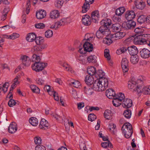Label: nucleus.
Segmentation results:
<instances>
[{"label":"nucleus","instance_id":"nucleus-1","mask_svg":"<svg viewBox=\"0 0 150 150\" xmlns=\"http://www.w3.org/2000/svg\"><path fill=\"white\" fill-rule=\"evenodd\" d=\"M144 31L142 28H136L134 30L135 35L131 37V39L135 45L147 44L150 47V34H144Z\"/></svg>","mask_w":150,"mask_h":150},{"label":"nucleus","instance_id":"nucleus-2","mask_svg":"<svg viewBox=\"0 0 150 150\" xmlns=\"http://www.w3.org/2000/svg\"><path fill=\"white\" fill-rule=\"evenodd\" d=\"M100 24L101 26L96 33V37L99 39L103 38L104 35L107 36L110 34L109 27L111 24V21L110 19L105 18L100 22Z\"/></svg>","mask_w":150,"mask_h":150},{"label":"nucleus","instance_id":"nucleus-3","mask_svg":"<svg viewBox=\"0 0 150 150\" xmlns=\"http://www.w3.org/2000/svg\"><path fill=\"white\" fill-rule=\"evenodd\" d=\"M33 61H35V63L32 64L31 67L32 69L36 71L39 72L42 71L47 66V64L40 62L41 59L39 56L35 54L32 56Z\"/></svg>","mask_w":150,"mask_h":150},{"label":"nucleus","instance_id":"nucleus-4","mask_svg":"<svg viewBox=\"0 0 150 150\" xmlns=\"http://www.w3.org/2000/svg\"><path fill=\"white\" fill-rule=\"evenodd\" d=\"M108 79L103 77L95 81L93 84V88L96 91H104L108 87Z\"/></svg>","mask_w":150,"mask_h":150},{"label":"nucleus","instance_id":"nucleus-5","mask_svg":"<svg viewBox=\"0 0 150 150\" xmlns=\"http://www.w3.org/2000/svg\"><path fill=\"white\" fill-rule=\"evenodd\" d=\"M143 85L137 84L133 91H137L138 94L142 93L145 95L150 94V86L143 87Z\"/></svg>","mask_w":150,"mask_h":150},{"label":"nucleus","instance_id":"nucleus-6","mask_svg":"<svg viewBox=\"0 0 150 150\" xmlns=\"http://www.w3.org/2000/svg\"><path fill=\"white\" fill-rule=\"evenodd\" d=\"M83 51L82 50V47H80V48L79 50V52L81 54H84L85 52H90L92 51L93 49V45L90 43L89 42H86L83 45Z\"/></svg>","mask_w":150,"mask_h":150},{"label":"nucleus","instance_id":"nucleus-7","mask_svg":"<svg viewBox=\"0 0 150 150\" xmlns=\"http://www.w3.org/2000/svg\"><path fill=\"white\" fill-rule=\"evenodd\" d=\"M39 0H27L26 4V12L27 14H28L30 12V8L31 2H33V6H34L38 2ZM43 2H47L49 0H40Z\"/></svg>","mask_w":150,"mask_h":150},{"label":"nucleus","instance_id":"nucleus-8","mask_svg":"<svg viewBox=\"0 0 150 150\" xmlns=\"http://www.w3.org/2000/svg\"><path fill=\"white\" fill-rule=\"evenodd\" d=\"M22 60V64L26 67L29 66L31 64V61L30 58L26 55L22 56L21 57Z\"/></svg>","mask_w":150,"mask_h":150},{"label":"nucleus","instance_id":"nucleus-9","mask_svg":"<svg viewBox=\"0 0 150 150\" xmlns=\"http://www.w3.org/2000/svg\"><path fill=\"white\" fill-rule=\"evenodd\" d=\"M86 2L84 3L82 6V12L83 13L86 12L90 8V4H92L94 1V0H85Z\"/></svg>","mask_w":150,"mask_h":150},{"label":"nucleus","instance_id":"nucleus-10","mask_svg":"<svg viewBox=\"0 0 150 150\" xmlns=\"http://www.w3.org/2000/svg\"><path fill=\"white\" fill-rule=\"evenodd\" d=\"M132 104V100L128 98L124 99L122 103V106L126 108L131 107Z\"/></svg>","mask_w":150,"mask_h":150},{"label":"nucleus","instance_id":"nucleus-11","mask_svg":"<svg viewBox=\"0 0 150 150\" xmlns=\"http://www.w3.org/2000/svg\"><path fill=\"white\" fill-rule=\"evenodd\" d=\"M134 4L136 7L139 9H144L145 6V3L142 0H136L134 1Z\"/></svg>","mask_w":150,"mask_h":150},{"label":"nucleus","instance_id":"nucleus-12","mask_svg":"<svg viewBox=\"0 0 150 150\" xmlns=\"http://www.w3.org/2000/svg\"><path fill=\"white\" fill-rule=\"evenodd\" d=\"M140 53L141 56L142 58H147L150 56V51L146 49H143Z\"/></svg>","mask_w":150,"mask_h":150},{"label":"nucleus","instance_id":"nucleus-13","mask_svg":"<svg viewBox=\"0 0 150 150\" xmlns=\"http://www.w3.org/2000/svg\"><path fill=\"white\" fill-rule=\"evenodd\" d=\"M135 16V13L133 11H127L125 15V17L127 21H132Z\"/></svg>","mask_w":150,"mask_h":150},{"label":"nucleus","instance_id":"nucleus-14","mask_svg":"<svg viewBox=\"0 0 150 150\" xmlns=\"http://www.w3.org/2000/svg\"><path fill=\"white\" fill-rule=\"evenodd\" d=\"M91 17L93 22L95 23H98L99 17L98 11L97 10H96L93 11L91 13Z\"/></svg>","mask_w":150,"mask_h":150},{"label":"nucleus","instance_id":"nucleus-15","mask_svg":"<svg viewBox=\"0 0 150 150\" xmlns=\"http://www.w3.org/2000/svg\"><path fill=\"white\" fill-rule=\"evenodd\" d=\"M129 53L131 55H137L138 53L137 47L134 45L131 46L127 48Z\"/></svg>","mask_w":150,"mask_h":150},{"label":"nucleus","instance_id":"nucleus-16","mask_svg":"<svg viewBox=\"0 0 150 150\" xmlns=\"http://www.w3.org/2000/svg\"><path fill=\"white\" fill-rule=\"evenodd\" d=\"M49 124L47 121L44 119H42L39 125V127L41 129H45L48 128Z\"/></svg>","mask_w":150,"mask_h":150},{"label":"nucleus","instance_id":"nucleus-17","mask_svg":"<svg viewBox=\"0 0 150 150\" xmlns=\"http://www.w3.org/2000/svg\"><path fill=\"white\" fill-rule=\"evenodd\" d=\"M17 129L16 124L15 122L11 123L8 128V132L11 134L15 132Z\"/></svg>","mask_w":150,"mask_h":150},{"label":"nucleus","instance_id":"nucleus-18","mask_svg":"<svg viewBox=\"0 0 150 150\" xmlns=\"http://www.w3.org/2000/svg\"><path fill=\"white\" fill-rule=\"evenodd\" d=\"M106 96L110 99H112L115 97V95L114 90L112 88L107 90L106 91Z\"/></svg>","mask_w":150,"mask_h":150},{"label":"nucleus","instance_id":"nucleus-19","mask_svg":"<svg viewBox=\"0 0 150 150\" xmlns=\"http://www.w3.org/2000/svg\"><path fill=\"white\" fill-rule=\"evenodd\" d=\"M46 15V11L42 10H39L36 13V16L38 19H41L45 17Z\"/></svg>","mask_w":150,"mask_h":150},{"label":"nucleus","instance_id":"nucleus-20","mask_svg":"<svg viewBox=\"0 0 150 150\" xmlns=\"http://www.w3.org/2000/svg\"><path fill=\"white\" fill-rule=\"evenodd\" d=\"M90 17L88 15H86L84 17H83L82 21L83 24L85 25H90L91 23L90 21Z\"/></svg>","mask_w":150,"mask_h":150},{"label":"nucleus","instance_id":"nucleus-21","mask_svg":"<svg viewBox=\"0 0 150 150\" xmlns=\"http://www.w3.org/2000/svg\"><path fill=\"white\" fill-rule=\"evenodd\" d=\"M59 13L57 10H55L51 11L50 14V17L52 19H56L59 16Z\"/></svg>","mask_w":150,"mask_h":150},{"label":"nucleus","instance_id":"nucleus-22","mask_svg":"<svg viewBox=\"0 0 150 150\" xmlns=\"http://www.w3.org/2000/svg\"><path fill=\"white\" fill-rule=\"evenodd\" d=\"M133 130L132 125L128 122L125 123L122 126V130L124 131Z\"/></svg>","mask_w":150,"mask_h":150},{"label":"nucleus","instance_id":"nucleus-23","mask_svg":"<svg viewBox=\"0 0 150 150\" xmlns=\"http://www.w3.org/2000/svg\"><path fill=\"white\" fill-rule=\"evenodd\" d=\"M96 68L93 67H91L87 69V72L91 76L95 75L96 76Z\"/></svg>","mask_w":150,"mask_h":150},{"label":"nucleus","instance_id":"nucleus-24","mask_svg":"<svg viewBox=\"0 0 150 150\" xmlns=\"http://www.w3.org/2000/svg\"><path fill=\"white\" fill-rule=\"evenodd\" d=\"M36 36V35L34 33H29L28 34L26 39L28 42H32L35 40Z\"/></svg>","mask_w":150,"mask_h":150},{"label":"nucleus","instance_id":"nucleus-25","mask_svg":"<svg viewBox=\"0 0 150 150\" xmlns=\"http://www.w3.org/2000/svg\"><path fill=\"white\" fill-rule=\"evenodd\" d=\"M84 88L85 93L88 96L91 95L93 93V89L88 86L84 87Z\"/></svg>","mask_w":150,"mask_h":150},{"label":"nucleus","instance_id":"nucleus-26","mask_svg":"<svg viewBox=\"0 0 150 150\" xmlns=\"http://www.w3.org/2000/svg\"><path fill=\"white\" fill-rule=\"evenodd\" d=\"M85 81L88 85H91L93 82V77L90 75H87L85 77Z\"/></svg>","mask_w":150,"mask_h":150},{"label":"nucleus","instance_id":"nucleus-27","mask_svg":"<svg viewBox=\"0 0 150 150\" xmlns=\"http://www.w3.org/2000/svg\"><path fill=\"white\" fill-rule=\"evenodd\" d=\"M137 83L135 81L131 80L128 81V87L130 89H132L134 88L135 87Z\"/></svg>","mask_w":150,"mask_h":150},{"label":"nucleus","instance_id":"nucleus-28","mask_svg":"<svg viewBox=\"0 0 150 150\" xmlns=\"http://www.w3.org/2000/svg\"><path fill=\"white\" fill-rule=\"evenodd\" d=\"M125 35V33L124 32L120 31H117L115 34V37L116 38V39H121Z\"/></svg>","mask_w":150,"mask_h":150},{"label":"nucleus","instance_id":"nucleus-29","mask_svg":"<svg viewBox=\"0 0 150 150\" xmlns=\"http://www.w3.org/2000/svg\"><path fill=\"white\" fill-rule=\"evenodd\" d=\"M139 60L138 56L137 55H132L130 58V61L133 64H137Z\"/></svg>","mask_w":150,"mask_h":150},{"label":"nucleus","instance_id":"nucleus-30","mask_svg":"<svg viewBox=\"0 0 150 150\" xmlns=\"http://www.w3.org/2000/svg\"><path fill=\"white\" fill-rule=\"evenodd\" d=\"M125 10L124 7H120L117 9L115 11V14L117 16H121Z\"/></svg>","mask_w":150,"mask_h":150},{"label":"nucleus","instance_id":"nucleus-31","mask_svg":"<svg viewBox=\"0 0 150 150\" xmlns=\"http://www.w3.org/2000/svg\"><path fill=\"white\" fill-rule=\"evenodd\" d=\"M114 99L112 101V103L114 106L115 107L120 106L122 103V100L119 99L118 98H114Z\"/></svg>","mask_w":150,"mask_h":150},{"label":"nucleus","instance_id":"nucleus-32","mask_svg":"<svg viewBox=\"0 0 150 150\" xmlns=\"http://www.w3.org/2000/svg\"><path fill=\"white\" fill-rule=\"evenodd\" d=\"M30 123L33 126H36L38 123V121L37 119L34 117H32L29 120Z\"/></svg>","mask_w":150,"mask_h":150},{"label":"nucleus","instance_id":"nucleus-33","mask_svg":"<svg viewBox=\"0 0 150 150\" xmlns=\"http://www.w3.org/2000/svg\"><path fill=\"white\" fill-rule=\"evenodd\" d=\"M96 78L97 79H99V78H101L104 77L105 76V73L102 70H99L96 72Z\"/></svg>","mask_w":150,"mask_h":150},{"label":"nucleus","instance_id":"nucleus-34","mask_svg":"<svg viewBox=\"0 0 150 150\" xmlns=\"http://www.w3.org/2000/svg\"><path fill=\"white\" fill-rule=\"evenodd\" d=\"M112 115L111 111L110 110H107L105 111L104 116L107 119H110L111 118Z\"/></svg>","mask_w":150,"mask_h":150},{"label":"nucleus","instance_id":"nucleus-35","mask_svg":"<svg viewBox=\"0 0 150 150\" xmlns=\"http://www.w3.org/2000/svg\"><path fill=\"white\" fill-rule=\"evenodd\" d=\"M146 80V78L145 77L139 76L138 78L137 83L140 85H143V83Z\"/></svg>","mask_w":150,"mask_h":150},{"label":"nucleus","instance_id":"nucleus-36","mask_svg":"<svg viewBox=\"0 0 150 150\" xmlns=\"http://www.w3.org/2000/svg\"><path fill=\"white\" fill-rule=\"evenodd\" d=\"M122 131V133L124 134L125 137L127 138H129L133 133V130L126 131L124 130V131Z\"/></svg>","mask_w":150,"mask_h":150},{"label":"nucleus","instance_id":"nucleus-37","mask_svg":"<svg viewBox=\"0 0 150 150\" xmlns=\"http://www.w3.org/2000/svg\"><path fill=\"white\" fill-rule=\"evenodd\" d=\"M137 21L140 24L144 23L146 21V16L144 15L140 16L138 18Z\"/></svg>","mask_w":150,"mask_h":150},{"label":"nucleus","instance_id":"nucleus-38","mask_svg":"<svg viewBox=\"0 0 150 150\" xmlns=\"http://www.w3.org/2000/svg\"><path fill=\"white\" fill-rule=\"evenodd\" d=\"M96 57L95 56H90L87 58L88 61L89 62L95 63L96 62Z\"/></svg>","mask_w":150,"mask_h":150},{"label":"nucleus","instance_id":"nucleus-39","mask_svg":"<svg viewBox=\"0 0 150 150\" xmlns=\"http://www.w3.org/2000/svg\"><path fill=\"white\" fill-rule=\"evenodd\" d=\"M30 88L33 93H39L40 92V89L35 85H32L30 86Z\"/></svg>","mask_w":150,"mask_h":150},{"label":"nucleus","instance_id":"nucleus-40","mask_svg":"<svg viewBox=\"0 0 150 150\" xmlns=\"http://www.w3.org/2000/svg\"><path fill=\"white\" fill-rule=\"evenodd\" d=\"M112 28L114 31L116 32L120 30L121 26L119 24H115L112 25Z\"/></svg>","mask_w":150,"mask_h":150},{"label":"nucleus","instance_id":"nucleus-41","mask_svg":"<svg viewBox=\"0 0 150 150\" xmlns=\"http://www.w3.org/2000/svg\"><path fill=\"white\" fill-rule=\"evenodd\" d=\"M123 114L126 118L127 119L130 118L131 115V111L129 110H126L124 111Z\"/></svg>","mask_w":150,"mask_h":150},{"label":"nucleus","instance_id":"nucleus-42","mask_svg":"<svg viewBox=\"0 0 150 150\" xmlns=\"http://www.w3.org/2000/svg\"><path fill=\"white\" fill-rule=\"evenodd\" d=\"M103 43L107 45H110L112 42V41L111 39L108 38H105L103 39Z\"/></svg>","mask_w":150,"mask_h":150},{"label":"nucleus","instance_id":"nucleus-43","mask_svg":"<svg viewBox=\"0 0 150 150\" xmlns=\"http://www.w3.org/2000/svg\"><path fill=\"white\" fill-rule=\"evenodd\" d=\"M63 4L62 0H57L55 4V6L57 8H60Z\"/></svg>","mask_w":150,"mask_h":150},{"label":"nucleus","instance_id":"nucleus-44","mask_svg":"<svg viewBox=\"0 0 150 150\" xmlns=\"http://www.w3.org/2000/svg\"><path fill=\"white\" fill-rule=\"evenodd\" d=\"M53 31L50 30H48L45 33V36L47 38L51 37L53 35Z\"/></svg>","mask_w":150,"mask_h":150},{"label":"nucleus","instance_id":"nucleus-45","mask_svg":"<svg viewBox=\"0 0 150 150\" xmlns=\"http://www.w3.org/2000/svg\"><path fill=\"white\" fill-rule=\"evenodd\" d=\"M96 118V116L93 113L90 114L88 117V120L92 122Z\"/></svg>","mask_w":150,"mask_h":150},{"label":"nucleus","instance_id":"nucleus-46","mask_svg":"<svg viewBox=\"0 0 150 150\" xmlns=\"http://www.w3.org/2000/svg\"><path fill=\"white\" fill-rule=\"evenodd\" d=\"M128 23L129 25L130 29H132L134 28L136 25V22L133 21H128Z\"/></svg>","mask_w":150,"mask_h":150},{"label":"nucleus","instance_id":"nucleus-47","mask_svg":"<svg viewBox=\"0 0 150 150\" xmlns=\"http://www.w3.org/2000/svg\"><path fill=\"white\" fill-rule=\"evenodd\" d=\"M104 56L105 58H107V60H110V56L109 54V50L108 49H105L104 51Z\"/></svg>","mask_w":150,"mask_h":150},{"label":"nucleus","instance_id":"nucleus-48","mask_svg":"<svg viewBox=\"0 0 150 150\" xmlns=\"http://www.w3.org/2000/svg\"><path fill=\"white\" fill-rule=\"evenodd\" d=\"M9 86V83L8 82H6L1 87L2 90L5 93L8 90V88Z\"/></svg>","mask_w":150,"mask_h":150},{"label":"nucleus","instance_id":"nucleus-49","mask_svg":"<svg viewBox=\"0 0 150 150\" xmlns=\"http://www.w3.org/2000/svg\"><path fill=\"white\" fill-rule=\"evenodd\" d=\"M31 51L36 54H37L38 52L41 51L38 45L32 48Z\"/></svg>","mask_w":150,"mask_h":150},{"label":"nucleus","instance_id":"nucleus-50","mask_svg":"<svg viewBox=\"0 0 150 150\" xmlns=\"http://www.w3.org/2000/svg\"><path fill=\"white\" fill-rule=\"evenodd\" d=\"M128 21L127 22H123L122 25V27L125 30H128L130 29Z\"/></svg>","mask_w":150,"mask_h":150},{"label":"nucleus","instance_id":"nucleus-51","mask_svg":"<svg viewBox=\"0 0 150 150\" xmlns=\"http://www.w3.org/2000/svg\"><path fill=\"white\" fill-rule=\"evenodd\" d=\"M115 97L116 98H118L119 99L122 100L124 99L125 96L124 94L121 93H120L118 94H117L115 96Z\"/></svg>","mask_w":150,"mask_h":150},{"label":"nucleus","instance_id":"nucleus-52","mask_svg":"<svg viewBox=\"0 0 150 150\" xmlns=\"http://www.w3.org/2000/svg\"><path fill=\"white\" fill-rule=\"evenodd\" d=\"M10 99L8 102V104L9 106L12 107L15 105L16 102L15 100L12 99V98H11Z\"/></svg>","mask_w":150,"mask_h":150},{"label":"nucleus","instance_id":"nucleus-53","mask_svg":"<svg viewBox=\"0 0 150 150\" xmlns=\"http://www.w3.org/2000/svg\"><path fill=\"white\" fill-rule=\"evenodd\" d=\"M35 27L37 28L43 29L45 27V25L43 23H40L36 24L35 25Z\"/></svg>","mask_w":150,"mask_h":150},{"label":"nucleus","instance_id":"nucleus-54","mask_svg":"<svg viewBox=\"0 0 150 150\" xmlns=\"http://www.w3.org/2000/svg\"><path fill=\"white\" fill-rule=\"evenodd\" d=\"M128 65V61L127 59L126 58L122 59L121 62V66Z\"/></svg>","mask_w":150,"mask_h":150},{"label":"nucleus","instance_id":"nucleus-55","mask_svg":"<svg viewBox=\"0 0 150 150\" xmlns=\"http://www.w3.org/2000/svg\"><path fill=\"white\" fill-rule=\"evenodd\" d=\"M70 85H73L74 87L77 88L81 85L80 83L77 81H75L74 82H71Z\"/></svg>","mask_w":150,"mask_h":150},{"label":"nucleus","instance_id":"nucleus-56","mask_svg":"<svg viewBox=\"0 0 150 150\" xmlns=\"http://www.w3.org/2000/svg\"><path fill=\"white\" fill-rule=\"evenodd\" d=\"M35 150H46V148L43 146L38 145L35 147Z\"/></svg>","mask_w":150,"mask_h":150},{"label":"nucleus","instance_id":"nucleus-57","mask_svg":"<svg viewBox=\"0 0 150 150\" xmlns=\"http://www.w3.org/2000/svg\"><path fill=\"white\" fill-rule=\"evenodd\" d=\"M35 143L36 144H40L41 143V139L39 137H36L34 138Z\"/></svg>","mask_w":150,"mask_h":150},{"label":"nucleus","instance_id":"nucleus-58","mask_svg":"<svg viewBox=\"0 0 150 150\" xmlns=\"http://www.w3.org/2000/svg\"><path fill=\"white\" fill-rule=\"evenodd\" d=\"M19 34L16 33H13L11 35H10V39L14 40L16 38L19 37Z\"/></svg>","mask_w":150,"mask_h":150},{"label":"nucleus","instance_id":"nucleus-59","mask_svg":"<svg viewBox=\"0 0 150 150\" xmlns=\"http://www.w3.org/2000/svg\"><path fill=\"white\" fill-rule=\"evenodd\" d=\"M119 16H114L112 17V20L116 22H120L121 21V18Z\"/></svg>","mask_w":150,"mask_h":150},{"label":"nucleus","instance_id":"nucleus-60","mask_svg":"<svg viewBox=\"0 0 150 150\" xmlns=\"http://www.w3.org/2000/svg\"><path fill=\"white\" fill-rule=\"evenodd\" d=\"M37 83L40 85H43L44 84V81L41 78H38L36 79Z\"/></svg>","mask_w":150,"mask_h":150},{"label":"nucleus","instance_id":"nucleus-61","mask_svg":"<svg viewBox=\"0 0 150 150\" xmlns=\"http://www.w3.org/2000/svg\"><path fill=\"white\" fill-rule=\"evenodd\" d=\"M38 46L39 47V48L40 51L44 49L45 48H47V45L46 44H40Z\"/></svg>","mask_w":150,"mask_h":150},{"label":"nucleus","instance_id":"nucleus-62","mask_svg":"<svg viewBox=\"0 0 150 150\" xmlns=\"http://www.w3.org/2000/svg\"><path fill=\"white\" fill-rule=\"evenodd\" d=\"M79 146L81 149H83L82 150H87L86 144L84 142L81 143L79 144Z\"/></svg>","mask_w":150,"mask_h":150},{"label":"nucleus","instance_id":"nucleus-63","mask_svg":"<svg viewBox=\"0 0 150 150\" xmlns=\"http://www.w3.org/2000/svg\"><path fill=\"white\" fill-rule=\"evenodd\" d=\"M59 22H60V25L61 26H63L64 25L66 22V20L65 18H63L60 19L59 21Z\"/></svg>","mask_w":150,"mask_h":150},{"label":"nucleus","instance_id":"nucleus-64","mask_svg":"<svg viewBox=\"0 0 150 150\" xmlns=\"http://www.w3.org/2000/svg\"><path fill=\"white\" fill-rule=\"evenodd\" d=\"M123 71L124 73L127 72L129 70V66H121Z\"/></svg>","mask_w":150,"mask_h":150}]
</instances>
